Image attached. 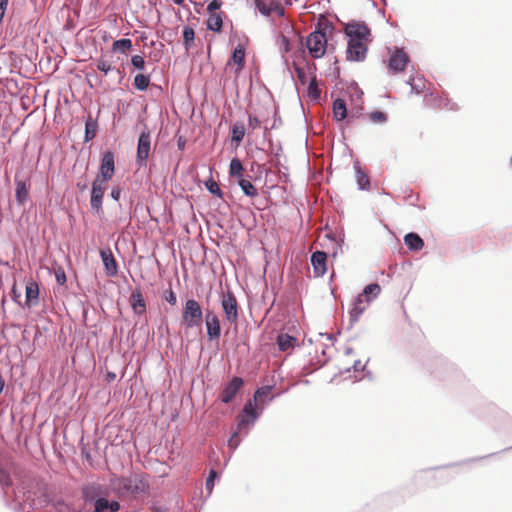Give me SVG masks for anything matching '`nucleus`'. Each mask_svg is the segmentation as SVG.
<instances>
[{"label": "nucleus", "mask_w": 512, "mask_h": 512, "mask_svg": "<svg viewBox=\"0 0 512 512\" xmlns=\"http://www.w3.org/2000/svg\"><path fill=\"white\" fill-rule=\"evenodd\" d=\"M328 45V38L323 32L312 31L306 38L305 46L309 55L314 59L322 58Z\"/></svg>", "instance_id": "obj_5"}, {"label": "nucleus", "mask_w": 512, "mask_h": 512, "mask_svg": "<svg viewBox=\"0 0 512 512\" xmlns=\"http://www.w3.org/2000/svg\"><path fill=\"white\" fill-rule=\"evenodd\" d=\"M20 297H21V293L18 292L16 283H14L12 286V289H11V298L15 303L20 305V301H19Z\"/></svg>", "instance_id": "obj_58"}, {"label": "nucleus", "mask_w": 512, "mask_h": 512, "mask_svg": "<svg viewBox=\"0 0 512 512\" xmlns=\"http://www.w3.org/2000/svg\"><path fill=\"white\" fill-rule=\"evenodd\" d=\"M217 478H219L218 472L215 469H210L209 475L206 479V489L208 490L209 493L212 492L214 488V481Z\"/></svg>", "instance_id": "obj_49"}, {"label": "nucleus", "mask_w": 512, "mask_h": 512, "mask_svg": "<svg viewBox=\"0 0 512 512\" xmlns=\"http://www.w3.org/2000/svg\"><path fill=\"white\" fill-rule=\"evenodd\" d=\"M98 130V120L89 114L85 120L84 142L92 141Z\"/></svg>", "instance_id": "obj_20"}, {"label": "nucleus", "mask_w": 512, "mask_h": 512, "mask_svg": "<svg viewBox=\"0 0 512 512\" xmlns=\"http://www.w3.org/2000/svg\"><path fill=\"white\" fill-rule=\"evenodd\" d=\"M16 185L15 200L18 206H23L28 200V186L25 180L19 179L17 176L14 178Z\"/></svg>", "instance_id": "obj_19"}, {"label": "nucleus", "mask_w": 512, "mask_h": 512, "mask_svg": "<svg viewBox=\"0 0 512 512\" xmlns=\"http://www.w3.org/2000/svg\"><path fill=\"white\" fill-rule=\"evenodd\" d=\"M295 36L297 37L298 39V42H299V46H300V50L303 52V46H304V42H303V38L301 35L299 34H295Z\"/></svg>", "instance_id": "obj_64"}, {"label": "nucleus", "mask_w": 512, "mask_h": 512, "mask_svg": "<svg viewBox=\"0 0 512 512\" xmlns=\"http://www.w3.org/2000/svg\"><path fill=\"white\" fill-rule=\"evenodd\" d=\"M327 253L317 250L311 255V264L317 277L323 276L327 271Z\"/></svg>", "instance_id": "obj_15"}, {"label": "nucleus", "mask_w": 512, "mask_h": 512, "mask_svg": "<svg viewBox=\"0 0 512 512\" xmlns=\"http://www.w3.org/2000/svg\"><path fill=\"white\" fill-rule=\"evenodd\" d=\"M100 258L103 262V265L106 270V274L109 277H114L118 274L119 268L118 263L109 247L105 249H100L99 251Z\"/></svg>", "instance_id": "obj_12"}, {"label": "nucleus", "mask_w": 512, "mask_h": 512, "mask_svg": "<svg viewBox=\"0 0 512 512\" xmlns=\"http://www.w3.org/2000/svg\"><path fill=\"white\" fill-rule=\"evenodd\" d=\"M381 292V287L378 283H370L364 287L361 293L358 295L362 297L367 305H370L371 302L377 298V296Z\"/></svg>", "instance_id": "obj_23"}, {"label": "nucleus", "mask_w": 512, "mask_h": 512, "mask_svg": "<svg viewBox=\"0 0 512 512\" xmlns=\"http://www.w3.org/2000/svg\"><path fill=\"white\" fill-rule=\"evenodd\" d=\"M366 364H362L360 360H356L351 368H347L346 372H350L353 369L355 372L364 371Z\"/></svg>", "instance_id": "obj_56"}, {"label": "nucleus", "mask_w": 512, "mask_h": 512, "mask_svg": "<svg viewBox=\"0 0 512 512\" xmlns=\"http://www.w3.org/2000/svg\"><path fill=\"white\" fill-rule=\"evenodd\" d=\"M105 181L95 179L91 183L90 207L92 214L101 218L104 215L103 199L106 191Z\"/></svg>", "instance_id": "obj_6"}, {"label": "nucleus", "mask_w": 512, "mask_h": 512, "mask_svg": "<svg viewBox=\"0 0 512 512\" xmlns=\"http://www.w3.org/2000/svg\"><path fill=\"white\" fill-rule=\"evenodd\" d=\"M269 149L274 157L272 159V163L275 167H278L279 166V158L282 154V146L279 142L275 144L273 141H269Z\"/></svg>", "instance_id": "obj_40"}, {"label": "nucleus", "mask_w": 512, "mask_h": 512, "mask_svg": "<svg viewBox=\"0 0 512 512\" xmlns=\"http://www.w3.org/2000/svg\"><path fill=\"white\" fill-rule=\"evenodd\" d=\"M183 46L189 51L195 45V31L191 26H184L182 30Z\"/></svg>", "instance_id": "obj_30"}, {"label": "nucleus", "mask_w": 512, "mask_h": 512, "mask_svg": "<svg viewBox=\"0 0 512 512\" xmlns=\"http://www.w3.org/2000/svg\"><path fill=\"white\" fill-rule=\"evenodd\" d=\"M307 90H308L309 97H311L312 99L317 100L320 98L321 91L319 90V88L317 86V79H316L315 75L311 77V79L308 83Z\"/></svg>", "instance_id": "obj_41"}, {"label": "nucleus", "mask_w": 512, "mask_h": 512, "mask_svg": "<svg viewBox=\"0 0 512 512\" xmlns=\"http://www.w3.org/2000/svg\"><path fill=\"white\" fill-rule=\"evenodd\" d=\"M130 304L135 314L141 316L146 312V302L140 289H135L131 293Z\"/></svg>", "instance_id": "obj_18"}, {"label": "nucleus", "mask_w": 512, "mask_h": 512, "mask_svg": "<svg viewBox=\"0 0 512 512\" xmlns=\"http://www.w3.org/2000/svg\"><path fill=\"white\" fill-rule=\"evenodd\" d=\"M231 59L239 68H243L245 64V50L241 45H238L233 50Z\"/></svg>", "instance_id": "obj_36"}, {"label": "nucleus", "mask_w": 512, "mask_h": 512, "mask_svg": "<svg viewBox=\"0 0 512 512\" xmlns=\"http://www.w3.org/2000/svg\"><path fill=\"white\" fill-rule=\"evenodd\" d=\"M293 67H294V70H295V73L297 75L299 82L302 85H305L307 83V75H306L304 68H302L295 62L293 63Z\"/></svg>", "instance_id": "obj_50"}, {"label": "nucleus", "mask_w": 512, "mask_h": 512, "mask_svg": "<svg viewBox=\"0 0 512 512\" xmlns=\"http://www.w3.org/2000/svg\"><path fill=\"white\" fill-rule=\"evenodd\" d=\"M245 136V126L242 122L237 121L231 127V142L238 147Z\"/></svg>", "instance_id": "obj_26"}, {"label": "nucleus", "mask_w": 512, "mask_h": 512, "mask_svg": "<svg viewBox=\"0 0 512 512\" xmlns=\"http://www.w3.org/2000/svg\"><path fill=\"white\" fill-rule=\"evenodd\" d=\"M163 299L167 301L170 305H175L177 303V296L175 292L170 288L163 293Z\"/></svg>", "instance_id": "obj_52"}, {"label": "nucleus", "mask_w": 512, "mask_h": 512, "mask_svg": "<svg viewBox=\"0 0 512 512\" xmlns=\"http://www.w3.org/2000/svg\"><path fill=\"white\" fill-rule=\"evenodd\" d=\"M220 303L225 320L230 324L237 325L240 307L235 294L230 288L221 293Z\"/></svg>", "instance_id": "obj_3"}, {"label": "nucleus", "mask_w": 512, "mask_h": 512, "mask_svg": "<svg viewBox=\"0 0 512 512\" xmlns=\"http://www.w3.org/2000/svg\"><path fill=\"white\" fill-rule=\"evenodd\" d=\"M404 243L410 251H420L424 247V240L415 232L407 233Z\"/></svg>", "instance_id": "obj_22"}, {"label": "nucleus", "mask_w": 512, "mask_h": 512, "mask_svg": "<svg viewBox=\"0 0 512 512\" xmlns=\"http://www.w3.org/2000/svg\"><path fill=\"white\" fill-rule=\"evenodd\" d=\"M82 498L87 503H95L103 494V486L98 483H89L81 489Z\"/></svg>", "instance_id": "obj_14"}, {"label": "nucleus", "mask_w": 512, "mask_h": 512, "mask_svg": "<svg viewBox=\"0 0 512 512\" xmlns=\"http://www.w3.org/2000/svg\"><path fill=\"white\" fill-rule=\"evenodd\" d=\"M237 185L240 187L241 191L245 196L250 198L258 196L257 188L253 185V183L250 180L246 179L245 177L237 179Z\"/></svg>", "instance_id": "obj_28"}, {"label": "nucleus", "mask_w": 512, "mask_h": 512, "mask_svg": "<svg viewBox=\"0 0 512 512\" xmlns=\"http://www.w3.org/2000/svg\"><path fill=\"white\" fill-rule=\"evenodd\" d=\"M353 86L355 87V97L357 100H360L363 95V91L358 87L357 83H354Z\"/></svg>", "instance_id": "obj_63"}, {"label": "nucleus", "mask_w": 512, "mask_h": 512, "mask_svg": "<svg viewBox=\"0 0 512 512\" xmlns=\"http://www.w3.org/2000/svg\"><path fill=\"white\" fill-rule=\"evenodd\" d=\"M81 455L89 463L90 466L93 465V458L91 452L86 445L81 446Z\"/></svg>", "instance_id": "obj_54"}, {"label": "nucleus", "mask_w": 512, "mask_h": 512, "mask_svg": "<svg viewBox=\"0 0 512 512\" xmlns=\"http://www.w3.org/2000/svg\"><path fill=\"white\" fill-rule=\"evenodd\" d=\"M369 305L365 302V300L357 295L352 303V308L349 310V328H352L354 324L359 320L360 316L364 313Z\"/></svg>", "instance_id": "obj_16"}, {"label": "nucleus", "mask_w": 512, "mask_h": 512, "mask_svg": "<svg viewBox=\"0 0 512 512\" xmlns=\"http://www.w3.org/2000/svg\"><path fill=\"white\" fill-rule=\"evenodd\" d=\"M347 41L346 59L350 62H363L367 57L366 41L371 36V30L364 22H352L345 31Z\"/></svg>", "instance_id": "obj_1"}, {"label": "nucleus", "mask_w": 512, "mask_h": 512, "mask_svg": "<svg viewBox=\"0 0 512 512\" xmlns=\"http://www.w3.org/2000/svg\"><path fill=\"white\" fill-rule=\"evenodd\" d=\"M276 343L278 349L284 352L295 346L297 338L289 334L281 333L277 336Z\"/></svg>", "instance_id": "obj_25"}, {"label": "nucleus", "mask_w": 512, "mask_h": 512, "mask_svg": "<svg viewBox=\"0 0 512 512\" xmlns=\"http://www.w3.org/2000/svg\"><path fill=\"white\" fill-rule=\"evenodd\" d=\"M116 379V374L112 371H107L106 374H105V380L108 382V383H111L113 382L114 380Z\"/></svg>", "instance_id": "obj_61"}, {"label": "nucleus", "mask_w": 512, "mask_h": 512, "mask_svg": "<svg viewBox=\"0 0 512 512\" xmlns=\"http://www.w3.org/2000/svg\"><path fill=\"white\" fill-rule=\"evenodd\" d=\"M435 105L439 108H444L449 111H458L459 106L457 103L449 99L447 96L435 98Z\"/></svg>", "instance_id": "obj_35"}, {"label": "nucleus", "mask_w": 512, "mask_h": 512, "mask_svg": "<svg viewBox=\"0 0 512 512\" xmlns=\"http://www.w3.org/2000/svg\"><path fill=\"white\" fill-rule=\"evenodd\" d=\"M182 317L186 328L200 327L203 321V310L200 303L193 298L187 299Z\"/></svg>", "instance_id": "obj_4"}, {"label": "nucleus", "mask_w": 512, "mask_h": 512, "mask_svg": "<svg viewBox=\"0 0 512 512\" xmlns=\"http://www.w3.org/2000/svg\"><path fill=\"white\" fill-rule=\"evenodd\" d=\"M255 6L259 13L263 16H270L272 13V8L268 6L264 1L262 0H254Z\"/></svg>", "instance_id": "obj_46"}, {"label": "nucleus", "mask_w": 512, "mask_h": 512, "mask_svg": "<svg viewBox=\"0 0 512 512\" xmlns=\"http://www.w3.org/2000/svg\"><path fill=\"white\" fill-rule=\"evenodd\" d=\"M244 380L239 376H233L218 394V400L224 404H230L244 387Z\"/></svg>", "instance_id": "obj_9"}, {"label": "nucleus", "mask_w": 512, "mask_h": 512, "mask_svg": "<svg viewBox=\"0 0 512 512\" xmlns=\"http://www.w3.org/2000/svg\"><path fill=\"white\" fill-rule=\"evenodd\" d=\"M131 65L139 71H143L145 69V59L141 55H133L131 57Z\"/></svg>", "instance_id": "obj_48"}, {"label": "nucleus", "mask_w": 512, "mask_h": 512, "mask_svg": "<svg viewBox=\"0 0 512 512\" xmlns=\"http://www.w3.org/2000/svg\"><path fill=\"white\" fill-rule=\"evenodd\" d=\"M281 46H280V52L282 54L283 62L286 66H288V59L286 58L285 54L290 52L292 50V44L290 42V39L281 34L280 36Z\"/></svg>", "instance_id": "obj_39"}, {"label": "nucleus", "mask_w": 512, "mask_h": 512, "mask_svg": "<svg viewBox=\"0 0 512 512\" xmlns=\"http://www.w3.org/2000/svg\"><path fill=\"white\" fill-rule=\"evenodd\" d=\"M229 175L237 179L244 178V166L238 158H233L229 165Z\"/></svg>", "instance_id": "obj_31"}, {"label": "nucleus", "mask_w": 512, "mask_h": 512, "mask_svg": "<svg viewBox=\"0 0 512 512\" xmlns=\"http://www.w3.org/2000/svg\"><path fill=\"white\" fill-rule=\"evenodd\" d=\"M334 30L333 24L328 20H319L313 31L323 32L324 36H327L328 32H332Z\"/></svg>", "instance_id": "obj_44"}, {"label": "nucleus", "mask_w": 512, "mask_h": 512, "mask_svg": "<svg viewBox=\"0 0 512 512\" xmlns=\"http://www.w3.org/2000/svg\"><path fill=\"white\" fill-rule=\"evenodd\" d=\"M274 389V385H264L259 388H257L253 394L252 402L255 404H259L260 406H263V401H260L259 399L262 397H267L271 391Z\"/></svg>", "instance_id": "obj_33"}, {"label": "nucleus", "mask_w": 512, "mask_h": 512, "mask_svg": "<svg viewBox=\"0 0 512 512\" xmlns=\"http://www.w3.org/2000/svg\"><path fill=\"white\" fill-rule=\"evenodd\" d=\"M108 504H109V499H107L105 497H101L94 503V509L98 510L99 512L108 511V507H109Z\"/></svg>", "instance_id": "obj_51"}, {"label": "nucleus", "mask_w": 512, "mask_h": 512, "mask_svg": "<svg viewBox=\"0 0 512 512\" xmlns=\"http://www.w3.org/2000/svg\"><path fill=\"white\" fill-rule=\"evenodd\" d=\"M151 151V133L147 126H144V130L139 134L137 140L136 150V165L139 168L146 167L147 160Z\"/></svg>", "instance_id": "obj_7"}, {"label": "nucleus", "mask_w": 512, "mask_h": 512, "mask_svg": "<svg viewBox=\"0 0 512 512\" xmlns=\"http://www.w3.org/2000/svg\"><path fill=\"white\" fill-rule=\"evenodd\" d=\"M108 506L109 512H117L120 510V503L116 500H109Z\"/></svg>", "instance_id": "obj_59"}, {"label": "nucleus", "mask_w": 512, "mask_h": 512, "mask_svg": "<svg viewBox=\"0 0 512 512\" xmlns=\"http://www.w3.org/2000/svg\"><path fill=\"white\" fill-rule=\"evenodd\" d=\"M186 146V140L183 137H179L177 140V147L179 150H184Z\"/></svg>", "instance_id": "obj_62"}, {"label": "nucleus", "mask_w": 512, "mask_h": 512, "mask_svg": "<svg viewBox=\"0 0 512 512\" xmlns=\"http://www.w3.org/2000/svg\"><path fill=\"white\" fill-rule=\"evenodd\" d=\"M333 243L332 257L336 258L338 254L343 253L344 234L341 233L339 237H336L332 232L325 235Z\"/></svg>", "instance_id": "obj_29"}, {"label": "nucleus", "mask_w": 512, "mask_h": 512, "mask_svg": "<svg viewBox=\"0 0 512 512\" xmlns=\"http://www.w3.org/2000/svg\"><path fill=\"white\" fill-rule=\"evenodd\" d=\"M332 109L333 117L337 122L343 121L348 116L346 102L342 98L333 101Z\"/></svg>", "instance_id": "obj_24"}, {"label": "nucleus", "mask_w": 512, "mask_h": 512, "mask_svg": "<svg viewBox=\"0 0 512 512\" xmlns=\"http://www.w3.org/2000/svg\"><path fill=\"white\" fill-rule=\"evenodd\" d=\"M410 62V58L403 49L394 47L388 61V68L393 73L402 72L407 64Z\"/></svg>", "instance_id": "obj_10"}, {"label": "nucleus", "mask_w": 512, "mask_h": 512, "mask_svg": "<svg viewBox=\"0 0 512 512\" xmlns=\"http://www.w3.org/2000/svg\"><path fill=\"white\" fill-rule=\"evenodd\" d=\"M271 8H272V12L275 11L278 16H280V17L284 16L285 10L279 4H274L273 7H271Z\"/></svg>", "instance_id": "obj_60"}, {"label": "nucleus", "mask_w": 512, "mask_h": 512, "mask_svg": "<svg viewBox=\"0 0 512 512\" xmlns=\"http://www.w3.org/2000/svg\"><path fill=\"white\" fill-rule=\"evenodd\" d=\"M96 67L99 71L107 75L109 72L120 73V69L111 66L104 59L100 58L96 61Z\"/></svg>", "instance_id": "obj_42"}, {"label": "nucleus", "mask_w": 512, "mask_h": 512, "mask_svg": "<svg viewBox=\"0 0 512 512\" xmlns=\"http://www.w3.org/2000/svg\"><path fill=\"white\" fill-rule=\"evenodd\" d=\"M115 174V153L112 150H105L100 156L99 173L95 179L108 182Z\"/></svg>", "instance_id": "obj_8"}, {"label": "nucleus", "mask_w": 512, "mask_h": 512, "mask_svg": "<svg viewBox=\"0 0 512 512\" xmlns=\"http://www.w3.org/2000/svg\"><path fill=\"white\" fill-rule=\"evenodd\" d=\"M222 2L220 0H211L207 5V11L210 14L218 13L217 11L221 8Z\"/></svg>", "instance_id": "obj_53"}, {"label": "nucleus", "mask_w": 512, "mask_h": 512, "mask_svg": "<svg viewBox=\"0 0 512 512\" xmlns=\"http://www.w3.org/2000/svg\"><path fill=\"white\" fill-rule=\"evenodd\" d=\"M205 326L209 341L218 340L221 336V324L219 317L211 310L206 311Z\"/></svg>", "instance_id": "obj_11"}, {"label": "nucleus", "mask_w": 512, "mask_h": 512, "mask_svg": "<svg viewBox=\"0 0 512 512\" xmlns=\"http://www.w3.org/2000/svg\"><path fill=\"white\" fill-rule=\"evenodd\" d=\"M150 85V76L139 73L134 77L133 86L139 91H146Z\"/></svg>", "instance_id": "obj_34"}, {"label": "nucleus", "mask_w": 512, "mask_h": 512, "mask_svg": "<svg viewBox=\"0 0 512 512\" xmlns=\"http://www.w3.org/2000/svg\"><path fill=\"white\" fill-rule=\"evenodd\" d=\"M264 406L255 404L249 399L243 406V409L237 416L238 431H244V436H247L250 429L254 426L255 422L262 415Z\"/></svg>", "instance_id": "obj_2"}, {"label": "nucleus", "mask_w": 512, "mask_h": 512, "mask_svg": "<svg viewBox=\"0 0 512 512\" xmlns=\"http://www.w3.org/2000/svg\"><path fill=\"white\" fill-rule=\"evenodd\" d=\"M133 47L132 40L129 38H121L118 40H115L112 43V51L118 52V53H126L128 50H130Z\"/></svg>", "instance_id": "obj_32"}, {"label": "nucleus", "mask_w": 512, "mask_h": 512, "mask_svg": "<svg viewBox=\"0 0 512 512\" xmlns=\"http://www.w3.org/2000/svg\"><path fill=\"white\" fill-rule=\"evenodd\" d=\"M407 84L410 85L412 93L420 94L423 91L424 82L422 77L410 78Z\"/></svg>", "instance_id": "obj_43"}, {"label": "nucleus", "mask_w": 512, "mask_h": 512, "mask_svg": "<svg viewBox=\"0 0 512 512\" xmlns=\"http://www.w3.org/2000/svg\"><path fill=\"white\" fill-rule=\"evenodd\" d=\"M121 193H122V188L120 187V185H115L111 188V191H110V194L109 196L114 200V201H119L120 200V197H121Z\"/></svg>", "instance_id": "obj_55"}, {"label": "nucleus", "mask_w": 512, "mask_h": 512, "mask_svg": "<svg viewBox=\"0 0 512 512\" xmlns=\"http://www.w3.org/2000/svg\"><path fill=\"white\" fill-rule=\"evenodd\" d=\"M241 434L244 435V431H238V428L236 427L232 435L228 439L227 445L232 452H234L240 445L242 441V438L240 436Z\"/></svg>", "instance_id": "obj_38"}, {"label": "nucleus", "mask_w": 512, "mask_h": 512, "mask_svg": "<svg viewBox=\"0 0 512 512\" xmlns=\"http://www.w3.org/2000/svg\"><path fill=\"white\" fill-rule=\"evenodd\" d=\"M260 124V120L258 119L257 116H254V115H249L248 116V126L255 130Z\"/></svg>", "instance_id": "obj_57"}, {"label": "nucleus", "mask_w": 512, "mask_h": 512, "mask_svg": "<svg viewBox=\"0 0 512 512\" xmlns=\"http://www.w3.org/2000/svg\"><path fill=\"white\" fill-rule=\"evenodd\" d=\"M369 119L373 123H385L387 114L383 111L375 110L369 113Z\"/></svg>", "instance_id": "obj_45"}, {"label": "nucleus", "mask_w": 512, "mask_h": 512, "mask_svg": "<svg viewBox=\"0 0 512 512\" xmlns=\"http://www.w3.org/2000/svg\"><path fill=\"white\" fill-rule=\"evenodd\" d=\"M54 274H55V279H56L57 284L60 286H63L67 281V277H66L64 268L62 266H57L54 269Z\"/></svg>", "instance_id": "obj_47"}, {"label": "nucleus", "mask_w": 512, "mask_h": 512, "mask_svg": "<svg viewBox=\"0 0 512 512\" xmlns=\"http://www.w3.org/2000/svg\"><path fill=\"white\" fill-rule=\"evenodd\" d=\"M206 28L215 33H220L223 28V19L220 13L210 14L206 20Z\"/></svg>", "instance_id": "obj_27"}, {"label": "nucleus", "mask_w": 512, "mask_h": 512, "mask_svg": "<svg viewBox=\"0 0 512 512\" xmlns=\"http://www.w3.org/2000/svg\"><path fill=\"white\" fill-rule=\"evenodd\" d=\"M204 186L212 195H215L219 198H223V191L219 187L218 183L212 177H210L208 180L204 182Z\"/></svg>", "instance_id": "obj_37"}, {"label": "nucleus", "mask_w": 512, "mask_h": 512, "mask_svg": "<svg viewBox=\"0 0 512 512\" xmlns=\"http://www.w3.org/2000/svg\"><path fill=\"white\" fill-rule=\"evenodd\" d=\"M121 488L131 494L145 493L148 486L142 479L138 477L123 478L121 480Z\"/></svg>", "instance_id": "obj_13"}, {"label": "nucleus", "mask_w": 512, "mask_h": 512, "mask_svg": "<svg viewBox=\"0 0 512 512\" xmlns=\"http://www.w3.org/2000/svg\"><path fill=\"white\" fill-rule=\"evenodd\" d=\"M354 169L356 173V183L358 189L361 191H368L370 189V178L361 169L360 163L358 161L354 163Z\"/></svg>", "instance_id": "obj_21"}, {"label": "nucleus", "mask_w": 512, "mask_h": 512, "mask_svg": "<svg viewBox=\"0 0 512 512\" xmlns=\"http://www.w3.org/2000/svg\"><path fill=\"white\" fill-rule=\"evenodd\" d=\"M40 289L36 281H30L25 288V305L27 307L36 306L39 303Z\"/></svg>", "instance_id": "obj_17"}]
</instances>
